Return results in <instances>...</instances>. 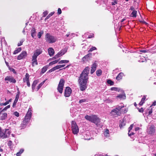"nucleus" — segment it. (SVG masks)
<instances>
[{
  "label": "nucleus",
  "instance_id": "nucleus-59",
  "mask_svg": "<svg viewBox=\"0 0 156 156\" xmlns=\"http://www.w3.org/2000/svg\"><path fill=\"white\" fill-rule=\"evenodd\" d=\"M138 111L139 112H142L144 111V109H143V108H141L140 109H139L138 110Z\"/></svg>",
  "mask_w": 156,
  "mask_h": 156
},
{
  "label": "nucleus",
  "instance_id": "nucleus-19",
  "mask_svg": "<svg viewBox=\"0 0 156 156\" xmlns=\"http://www.w3.org/2000/svg\"><path fill=\"white\" fill-rule=\"evenodd\" d=\"M76 109L75 108H72L70 109V112L72 114L73 116H74L77 114L78 111H76Z\"/></svg>",
  "mask_w": 156,
  "mask_h": 156
},
{
  "label": "nucleus",
  "instance_id": "nucleus-21",
  "mask_svg": "<svg viewBox=\"0 0 156 156\" xmlns=\"http://www.w3.org/2000/svg\"><path fill=\"white\" fill-rule=\"evenodd\" d=\"M126 124V121L124 119L120 121V123L119 125L120 129L122 128L123 127L125 126Z\"/></svg>",
  "mask_w": 156,
  "mask_h": 156
},
{
  "label": "nucleus",
  "instance_id": "nucleus-58",
  "mask_svg": "<svg viewBox=\"0 0 156 156\" xmlns=\"http://www.w3.org/2000/svg\"><path fill=\"white\" fill-rule=\"evenodd\" d=\"M12 101V99H9L8 101H6L5 102V103H6V105H7L9 103L11 102Z\"/></svg>",
  "mask_w": 156,
  "mask_h": 156
},
{
  "label": "nucleus",
  "instance_id": "nucleus-11",
  "mask_svg": "<svg viewBox=\"0 0 156 156\" xmlns=\"http://www.w3.org/2000/svg\"><path fill=\"white\" fill-rule=\"evenodd\" d=\"M133 126L134 124H132L130 125L129 127L128 128V134L129 136L133 135L135 133L134 132V130L133 129Z\"/></svg>",
  "mask_w": 156,
  "mask_h": 156
},
{
  "label": "nucleus",
  "instance_id": "nucleus-41",
  "mask_svg": "<svg viewBox=\"0 0 156 156\" xmlns=\"http://www.w3.org/2000/svg\"><path fill=\"white\" fill-rule=\"evenodd\" d=\"M107 83L110 85H113L114 84V82L110 80H108L107 81Z\"/></svg>",
  "mask_w": 156,
  "mask_h": 156
},
{
  "label": "nucleus",
  "instance_id": "nucleus-46",
  "mask_svg": "<svg viewBox=\"0 0 156 156\" xmlns=\"http://www.w3.org/2000/svg\"><path fill=\"white\" fill-rule=\"evenodd\" d=\"M62 51H60L56 54V55H57L58 57H59L61 56L62 55H64V54H62Z\"/></svg>",
  "mask_w": 156,
  "mask_h": 156
},
{
  "label": "nucleus",
  "instance_id": "nucleus-6",
  "mask_svg": "<svg viewBox=\"0 0 156 156\" xmlns=\"http://www.w3.org/2000/svg\"><path fill=\"white\" fill-rule=\"evenodd\" d=\"M71 128L73 133L74 134H77L79 132V128L76 123L74 121H72L71 123Z\"/></svg>",
  "mask_w": 156,
  "mask_h": 156
},
{
  "label": "nucleus",
  "instance_id": "nucleus-13",
  "mask_svg": "<svg viewBox=\"0 0 156 156\" xmlns=\"http://www.w3.org/2000/svg\"><path fill=\"white\" fill-rule=\"evenodd\" d=\"M155 130L154 126H151L148 128L147 131L148 134L152 135L154 133Z\"/></svg>",
  "mask_w": 156,
  "mask_h": 156
},
{
  "label": "nucleus",
  "instance_id": "nucleus-49",
  "mask_svg": "<svg viewBox=\"0 0 156 156\" xmlns=\"http://www.w3.org/2000/svg\"><path fill=\"white\" fill-rule=\"evenodd\" d=\"M67 49L66 48H65L63 49H62L61 50L62 52V54H64L67 51Z\"/></svg>",
  "mask_w": 156,
  "mask_h": 156
},
{
  "label": "nucleus",
  "instance_id": "nucleus-2",
  "mask_svg": "<svg viewBox=\"0 0 156 156\" xmlns=\"http://www.w3.org/2000/svg\"><path fill=\"white\" fill-rule=\"evenodd\" d=\"M32 109L31 108H29L25 118L21 124V126L22 128L26 127L28 122L29 121L31 117Z\"/></svg>",
  "mask_w": 156,
  "mask_h": 156
},
{
  "label": "nucleus",
  "instance_id": "nucleus-29",
  "mask_svg": "<svg viewBox=\"0 0 156 156\" xmlns=\"http://www.w3.org/2000/svg\"><path fill=\"white\" fill-rule=\"evenodd\" d=\"M137 12L135 10H133L130 14V16L132 17H136V16Z\"/></svg>",
  "mask_w": 156,
  "mask_h": 156
},
{
  "label": "nucleus",
  "instance_id": "nucleus-24",
  "mask_svg": "<svg viewBox=\"0 0 156 156\" xmlns=\"http://www.w3.org/2000/svg\"><path fill=\"white\" fill-rule=\"evenodd\" d=\"M124 75L123 73H120L116 77V79L118 80H120L122 79Z\"/></svg>",
  "mask_w": 156,
  "mask_h": 156
},
{
  "label": "nucleus",
  "instance_id": "nucleus-10",
  "mask_svg": "<svg viewBox=\"0 0 156 156\" xmlns=\"http://www.w3.org/2000/svg\"><path fill=\"white\" fill-rule=\"evenodd\" d=\"M80 86V89L81 91L85 90L87 88V82H79Z\"/></svg>",
  "mask_w": 156,
  "mask_h": 156
},
{
  "label": "nucleus",
  "instance_id": "nucleus-5",
  "mask_svg": "<svg viewBox=\"0 0 156 156\" xmlns=\"http://www.w3.org/2000/svg\"><path fill=\"white\" fill-rule=\"evenodd\" d=\"M45 39L46 41L49 43H53L57 41V38L56 37L48 33H47L45 35Z\"/></svg>",
  "mask_w": 156,
  "mask_h": 156
},
{
  "label": "nucleus",
  "instance_id": "nucleus-28",
  "mask_svg": "<svg viewBox=\"0 0 156 156\" xmlns=\"http://www.w3.org/2000/svg\"><path fill=\"white\" fill-rule=\"evenodd\" d=\"M29 75L28 73H26L25 75V77L23 79V81L24 82L29 80Z\"/></svg>",
  "mask_w": 156,
  "mask_h": 156
},
{
  "label": "nucleus",
  "instance_id": "nucleus-51",
  "mask_svg": "<svg viewBox=\"0 0 156 156\" xmlns=\"http://www.w3.org/2000/svg\"><path fill=\"white\" fill-rule=\"evenodd\" d=\"M48 14V12L47 11H46L43 12V16L45 17Z\"/></svg>",
  "mask_w": 156,
  "mask_h": 156
},
{
  "label": "nucleus",
  "instance_id": "nucleus-63",
  "mask_svg": "<svg viewBox=\"0 0 156 156\" xmlns=\"http://www.w3.org/2000/svg\"><path fill=\"white\" fill-rule=\"evenodd\" d=\"M6 105V104L5 102L0 103V106H2V105L5 106Z\"/></svg>",
  "mask_w": 156,
  "mask_h": 156
},
{
  "label": "nucleus",
  "instance_id": "nucleus-37",
  "mask_svg": "<svg viewBox=\"0 0 156 156\" xmlns=\"http://www.w3.org/2000/svg\"><path fill=\"white\" fill-rule=\"evenodd\" d=\"M54 13V12H51L50 14H49L48 16L46 17L45 18V20H48L49 17H50L51 16H52L53 14Z\"/></svg>",
  "mask_w": 156,
  "mask_h": 156
},
{
  "label": "nucleus",
  "instance_id": "nucleus-27",
  "mask_svg": "<svg viewBox=\"0 0 156 156\" xmlns=\"http://www.w3.org/2000/svg\"><path fill=\"white\" fill-rule=\"evenodd\" d=\"M116 97L121 99H124L126 98V97L125 94H121L117 96Z\"/></svg>",
  "mask_w": 156,
  "mask_h": 156
},
{
  "label": "nucleus",
  "instance_id": "nucleus-56",
  "mask_svg": "<svg viewBox=\"0 0 156 156\" xmlns=\"http://www.w3.org/2000/svg\"><path fill=\"white\" fill-rule=\"evenodd\" d=\"M86 101V100L85 99H82L80 100L79 103H82L84 102H85Z\"/></svg>",
  "mask_w": 156,
  "mask_h": 156
},
{
  "label": "nucleus",
  "instance_id": "nucleus-20",
  "mask_svg": "<svg viewBox=\"0 0 156 156\" xmlns=\"http://www.w3.org/2000/svg\"><path fill=\"white\" fill-rule=\"evenodd\" d=\"M48 51L49 55L50 56H52L55 53L54 50L52 48H49L48 49Z\"/></svg>",
  "mask_w": 156,
  "mask_h": 156
},
{
  "label": "nucleus",
  "instance_id": "nucleus-32",
  "mask_svg": "<svg viewBox=\"0 0 156 156\" xmlns=\"http://www.w3.org/2000/svg\"><path fill=\"white\" fill-rule=\"evenodd\" d=\"M69 62L68 60H62L59 61L58 63L59 64L66 63H68Z\"/></svg>",
  "mask_w": 156,
  "mask_h": 156
},
{
  "label": "nucleus",
  "instance_id": "nucleus-44",
  "mask_svg": "<svg viewBox=\"0 0 156 156\" xmlns=\"http://www.w3.org/2000/svg\"><path fill=\"white\" fill-rule=\"evenodd\" d=\"M62 51H60L56 54V55H57L58 57H59L61 56L62 55H64V54H62Z\"/></svg>",
  "mask_w": 156,
  "mask_h": 156
},
{
  "label": "nucleus",
  "instance_id": "nucleus-12",
  "mask_svg": "<svg viewBox=\"0 0 156 156\" xmlns=\"http://www.w3.org/2000/svg\"><path fill=\"white\" fill-rule=\"evenodd\" d=\"M72 92V90L71 88L69 87H67L65 90V96L66 97H69L70 95Z\"/></svg>",
  "mask_w": 156,
  "mask_h": 156
},
{
  "label": "nucleus",
  "instance_id": "nucleus-4",
  "mask_svg": "<svg viewBox=\"0 0 156 156\" xmlns=\"http://www.w3.org/2000/svg\"><path fill=\"white\" fill-rule=\"evenodd\" d=\"M124 107V106H119L116 108L115 109H113L111 112V115L114 117H116L118 115H120L121 114V110Z\"/></svg>",
  "mask_w": 156,
  "mask_h": 156
},
{
  "label": "nucleus",
  "instance_id": "nucleus-35",
  "mask_svg": "<svg viewBox=\"0 0 156 156\" xmlns=\"http://www.w3.org/2000/svg\"><path fill=\"white\" fill-rule=\"evenodd\" d=\"M21 50V48H17L16 50H15L13 52L14 54H16L18 52H20Z\"/></svg>",
  "mask_w": 156,
  "mask_h": 156
},
{
  "label": "nucleus",
  "instance_id": "nucleus-9",
  "mask_svg": "<svg viewBox=\"0 0 156 156\" xmlns=\"http://www.w3.org/2000/svg\"><path fill=\"white\" fill-rule=\"evenodd\" d=\"M7 114L6 112L3 111L1 108H0V120H4L7 117Z\"/></svg>",
  "mask_w": 156,
  "mask_h": 156
},
{
  "label": "nucleus",
  "instance_id": "nucleus-3",
  "mask_svg": "<svg viewBox=\"0 0 156 156\" xmlns=\"http://www.w3.org/2000/svg\"><path fill=\"white\" fill-rule=\"evenodd\" d=\"M85 118L87 120L96 124H98L100 122V119L96 115H93L91 116L86 115L85 116Z\"/></svg>",
  "mask_w": 156,
  "mask_h": 156
},
{
  "label": "nucleus",
  "instance_id": "nucleus-23",
  "mask_svg": "<svg viewBox=\"0 0 156 156\" xmlns=\"http://www.w3.org/2000/svg\"><path fill=\"white\" fill-rule=\"evenodd\" d=\"M31 35L33 38H35L36 36V30L34 28H33L31 30Z\"/></svg>",
  "mask_w": 156,
  "mask_h": 156
},
{
  "label": "nucleus",
  "instance_id": "nucleus-55",
  "mask_svg": "<svg viewBox=\"0 0 156 156\" xmlns=\"http://www.w3.org/2000/svg\"><path fill=\"white\" fill-rule=\"evenodd\" d=\"M147 51H147L146 50L144 49V50H140V51L142 53H146L148 52Z\"/></svg>",
  "mask_w": 156,
  "mask_h": 156
},
{
  "label": "nucleus",
  "instance_id": "nucleus-50",
  "mask_svg": "<svg viewBox=\"0 0 156 156\" xmlns=\"http://www.w3.org/2000/svg\"><path fill=\"white\" fill-rule=\"evenodd\" d=\"M112 90L117 91L118 90V88L115 87H112L111 88Z\"/></svg>",
  "mask_w": 156,
  "mask_h": 156
},
{
  "label": "nucleus",
  "instance_id": "nucleus-17",
  "mask_svg": "<svg viewBox=\"0 0 156 156\" xmlns=\"http://www.w3.org/2000/svg\"><path fill=\"white\" fill-rule=\"evenodd\" d=\"M42 52V51L40 49H37L34 52V55L32 56L37 58L38 56L41 54Z\"/></svg>",
  "mask_w": 156,
  "mask_h": 156
},
{
  "label": "nucleus",
  "instance_id": "nucleus-31",
  "mask_svg": "<svg viewBox=\"0 0 156 156\" xmlns=\"http://www.w3.org/2000/svg\"><path fill=\"white\" fill-rule=\"evenodd\" d=\"M45 82V80H44L42 82L40 83L37 87L36 88V90L37 91H38L39 90V89L41 88V87L42 86V85L44 84Z\"/></svg>",
  "mask_w": 156,
  "mask_h": 156
},
{
  "label": "nucleus",
  "instance_id": "nucleus-57",
  "mask_svg": "<svg viewBox=\"0 0 156 156\" xmlns=\"http://www.w3.org/2000/svg\"><path fill=\"white\" fill-rule=\"evenodd\" d=\"M38 83V81L37 80H35L34 81L32 85L36 86Z\"/></svg>",
  "mask_w": 156,
  "mask_h": 156
},
{
  "label": "nucleus",
  "instance_id": "nucleus-42",
  "mask_svg": "<svg viewBox=\"0 0 156 156\" xmlns=\"http://www.w3.org/2000/svg\"><path fill=\"white\" fill-rule=\"evenodd\" d=\"M102 71L101 70H98L96 71V74L98 76H100L101 74Z\"/></svg>",
  "mask_w": 156,
  "mask_h": 156
},
{
  "label": "nucleus",
  "instance_id": "nucleus-36",
  "mask_svg": "<svg viewBox=\"0 0 156 156\" xmlns=\"http://www.w3.org/2000/svg\"><path fill=\"white\" fill-rule=\"evenodd\" d=\"M58 61L59 60H55V61L51 62H50L49 63V66H51V65L56 64Z\"/></svg>",
  "mask_w": 156,
  "mask_h": 156
},
{
  "label": "nucleus",
  "instance_id": "nucleus-25",
  "mask_svg": "<svg viewBox=\"0 0 156 156\" xmlns=\"http://www.w3.org/2000/svg\"><path fill=\"white\" fill-rule=\"evenodd\" d=\"M19 98V95L18 94H17L16 95V98L14 101L12 105V107H15L16 105V103L18 101V99Z\"/></svg>",
  "mask_w": 156,
  "mask_h": 156
},
{
  "label": "nucleus",
  "instance_id": "nucleus-40",
  "mask_svg": "<svg viewBox=\"0 0 156 156\" xmlns=\"http://www.w3.org/2000/svg\"><path fill=\"white\" fill-rule=\"evenodd\" d=\"M8 145L9 147V148L10 149H12V142L11 140H9L8 141Z\"/></svg>",
  "mask_w": 156,
  "mask_h": 156
},
{
  "label": "nucleus",
  "instance_id": "nucleus-1",
  "mask_svg": "<svg viewBox=\"0 0 156 156\" xmlns=\"http://www.w3.org/2000/svg\"><path fill=\"white\" fill-rule=\"evenodd\" d=\"M90 71V68L88 66L85 68L79 77V82H87L88 79V76Z\"/></svg>",
  "mask_w": 156,
  "mask_h": 156
},
{
  "label": "nucleus",
  "instance_id": "nucleus-22",
  "mask_svg": "<svg viewBox=\"0 0 156 156\" xmlns=\"http://www.w3.org/2000/svg\"><path fill=\"white\" fill-rule=\"evenodd\" d=\"M37 58L35 57L32 56V65L33 66H34L36 65H37Z\"/></svg>",
  "mask_w": 156,
  "mask_h": 156
},
{
  "label": "nucleus",
  "instance_id": "nucleus-52",
  "mask_svg": "<svg viewBox=\"0 0 156 156\" xmlns=\"http://www.w3.org/2000/svg\"><path fill=\"white\" fill-rule=\"evenodd\" d=\"M105 101L107 103H112V100L109 99V98L107 99Z\"/></svg>",
  "mask_w": 156,
  "mask_h": 156
},
{
  "label": "nucleus",
  "instance_id": "nucleus-38",
  "mask_svg": "<svg viewBox=\"0 0 156 156\" xmlns=\"http://www.w3.org/2000/svg\"><path fill=\"white\" fill-rule=\"evenodd\" d=\"M43 33L44 32L42 30L40 32H39L37 34V36L38 37V38H40L41 37L42 35L43 34Z\"/></svg>",
  "mask_w": 156,
  "mask_h": 156
},
{
  "label": "nucleus",
  "instance_id": "nucleus-34",
  "mask_svg": "<svg viewBox=\"0 0 156 156\" xmlns=\"http://www.w3.org/2000/svg\"><path fill=\"white\" fill-rule=\"evenodd\" d=\"M48 68V67L47 66H44L42 69L41 72L42 73H44L47 71Z\"/></svg>",
  "mask_w": 156,
  "mask_h": 156
},
{
  "label": "nucleus",
  "instance_id": "nucleus-60",
  "mask_svg": "<svg viewBox=\"0 0 156 156\" xmlns=\"http://www.w3.org/2000/svg\"><path fill=\"white\" fill-rule=\"evenodd\" d=\"M23 43V41H20V43H18V46H20Z\"/></svg>",
  "mask_w": 156,
  "mask_h": 156
},
{
  "label": "nucleus",
  "instance_id": "nucleus-61",
  "mask_svg": "<svg viewBox=\"0 0 156 156\" xmlns=\"http://www.w3.org/2000/svg\"><path fill=\"white\" fill-rule=\"evenodd\" d=\"M140 129V128L139 127H136L134 129V131H138Z\"/></svg>",
  "mask_w": 156,
  "mask_h": 156
},
{
  "label": "nucleus",
  "instance_id": "nucleus-30",
  "mask_svg": "<svg viewBox=\"0 0 156 156\" xmlns=\"http://www.w3.org/2000/svg\"><path fill=\"white\" fill-rule=\"evenodd\" d=\"M146 99V96H144L143 98H142L141 101L139 103V105H142L144 103L145 99Z\"/></svg>",
  "mask_w": 156,
  "mask_h": 156
},
{
  "label": "nucleus",
  "instance_id": "nucleus-7",
  "mask_svg": "<svg viewBox=\"0 0 156 156\" xmlns=\"http://www.w3.org/2000/svg\"><path fill=\"white\" fill-rule=\"evenodd\" d=\"M64 83L65 81L64 79H61L57 87L58 91L60 94H62V92Z\"/></svg>",
  "mask_w": 156,
  "mask_h": 156
},
{
  "label": "nucleus",
  "instance_id": "nucleus-64",
  "mask_svg": "<svg viewBox=\"0 0 156 156\" xmlns=\"http://www.w3.org/2000/svg\"><path fill=\"white\" fill-rule=\"evenodd\" d=\"M58 58V56H57V55H56L54 57H53L52 59H56L57 58Z\"/></svg>",
  "mask_w": 156,
  "mask_h": 156
},
{
  "label": "nucleus",
  "instance_id": "nucleus-53",
  "mask_svg": "<svg viewBox=\"0 0 156 156\" xmlns=\"http://www.w3.org/2000/svg\"><path fill=\"white\" fill-rule=\"evenodd\" d=\"M14 115L16 116V117H19V113L17 112H14Z\"/></svg>",
  "mask_w": 156,
  "mask_h": 156
},
{
  "label": "nucleus",
  "instance_id": "nucleus-16",
  "mask_svg": "<svg viewBox=\"0 0 156 156\" xmlns=\"http://www.w3.org/2000/svg\"><path fill=\"white\" fill-rule=\"evenodd\" d=\"M27 53L26 51H23L17 57L18 60H21L24 58L27 55Z\"/></svg>",
  "mask_w": 156,
  "mask_h": 156
},
{
  "label": "nucleus",
  "instance_id": "nucleus-39",
  "mask_svg": "<svg viewBox=\"0 0 156 156\" xmlns=\"http://www.w3.org/2000/svg\"><path fill=\"white\" fill-rule=\"evenodd\" d=\"M118 1L117 0H113L112 2V5H116L118 4Z\"/></svg>",
  "mask_w": 156,
  "mask_h": 156
},
{
  "label": "nucleus",
  "instance_id": "nucleus-26",
  "mask_svg": "<svg viewBox=\"0 0 156 156\" xmlns=\"http://www.w3.org/2000/svg\"><path fill=\"white\" fill-rule=\"evenodd\" d=\"M60 69V67H59V65H57V66H55L53 67V68H52L51 69H50L49 70L48 72L49 73H51L52 72H53V71H55V70H56V69Z\"/></svg>",
  "mask_w": 156,
  "mask_h": 156
},
{
  "label": "nucleus",
  "instance_id": "nucleus-15",
  "mask_svg": "<svg viewBox=\"0 0 156 156\" xmlns=\"http://www.w3.org/2000/svg\"><path fill=\"white\" fill-rule=\"evenodd\" d=\"M91 55V54H87L82 58V61L84 62H85L86 61H89L90 59Z\"/></svg>",
  "mask_w": 156,
  "mask_h": 156
},
{
  "label": "nucleus",
  "instance_id": "nucleus-43",
  "mask_svg": "<svg viewBox=\"0 0 156 156\" xmlns=\"http://www.w3.org/2000/svg\"><path fill=\"white\" fill-rule=\"evenodd\" d=\"M109 131L108 129H106L105 132H104V134L105 136H109Z\"/></svg>",
  "mask_w": 156,
  "mask_h": 156
},
{
  "label": "nucleus",
  "instance_id": "nucleus-54",
  "mask_svg": "<svg viewBox=\"0 0 156 156\" xmlns=\"http://www.w3.org/2000/svg\"><path fill=\"white\" fill-rule=\"evenodd\" d=\"M61 13H62L61 10L60 8H59L58 9V15H60V14H61Z\"/></svg>",
  "mask_w": 156,
  "mask_h": 156
},
{
  "label": "nucleus",
  "instance_id": "nucleus-18",
  "mask_svg": "<svg viewBox=\"0 0 156 156\" xmlns=\"http://www.w3.org/2000/svg\"><path fill=\"white\" fill-rule=\"evenodd\" d=\"M97 64L95 62L93 63L91 67V69L90 70V73L92 74L96 70V68L97 67Z\"/></svg>",
  "mask_w": 156,
  "mask_h": 156
},
{
  "label": "nucleus",
  "instance_id": "nucleus-14",
  "mask_svg": "<svg viewBox=\"0 0 156 156\" xmlns=\"http://www.w3.org/2000/svg\"><path fill=\"white\" fill-rule=\"evenodd\" d=\"M5 80L6 81L7 80L9 81L11 83H15L16 82V80L13 78V77L10 76H7L5 77Z\"/></svg>",
  "mask_w": 156,
  "mask_h": 156
},
{
  "label": "nucleus",
  "instance_id": "nucleus-8",
  "mask_svg": "<svg viewBox=\"0 0 156 156\" xmlns=\"http://www.w3.org/2000/svg\"><path fill=\"white\" fill-rule=\"evenodd\" d=\"M11 133V130L8 129H5L2 132V134H1L0 136H9Z\"/></svg>",
  "mask_w": 156,
  "mask_h": 156
},
{
  "label": "nucleus",
  "instance_id": "nucleus-48",
  "mask_svg": "<svg viewBox=\"0 0 156 156\" xmlns=\"http://www.w3.org/2000/svg\"><path fill=\"white\" fill-rule=\"evenodd\" d=\"M10 107V105H8L4 108L3 109H2V110L3 111L5 112V111H6L7 109L9 108Z\"/></svg>",
  "mask_w": 156,
  "mask_h": 156
},
{
  "label": "nucleus",
  "instance_id": "nucleus-62",
  "mask_svg": "<svg viewBox=\"0 0 156 156\" xmlns=\"http://www.w3.org/2000/svg\"><path fill=\"white\" fill-rule=\"evenodd\" d=\"M26 82L27 83V85L28 87H29L30 86V81H29V80L28 81Z\"/></svg>",
  "mask_w": 156,
  "mask_h": 156
},
{
  "label": "nucleus",
  "instance_id": "nucleus-47",
  "mask_svg": "<svg viewBox=\"0 0 156 156\" xmlns=\"http://www.w3.org/2000/svg\"><path fill=\"white\" fill-rule=\"evenodd\" d=\"M97 50V48L95 47H92L88 51V52H92V51Z\"/></svg>",
  "mask_w": 156,
  "mask_h": 156
},
{
  "label": "nucleus",
  "instance_id": "nucleus-33",
  "mask_svg": "<svg viewBox=\"0 0 156 156\" xmlns=\"http://www.w3.org/2000/svg\"><path fill=\"white\" fill-rule=\"evenodd\" d=\"M24 150L23 149H21L20 151L18 152L16 154V155L17 156H20V155L21 154H22L24 151Z\"/></svg>",
  "mask_w": 156,
  "mask_h": 156
},
{
  "label": "nucleus",
  "instance_id": "nucleus-45",
  "mask_svg": "<svg viewBox=\"0 0 156 156\" xmlns=\"http://www.w3.org/2000/svg\"><path fill=\"white\" fill-rule=\"evenodd\" d=\"M62 51H60L56 54V55H57L58 57H59L61 56L62 55H64V54H62Z\"/></svg>",
  "mask_w": 156,
  "mask_h": 156
}]
</instances>
